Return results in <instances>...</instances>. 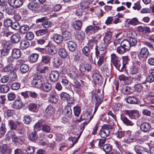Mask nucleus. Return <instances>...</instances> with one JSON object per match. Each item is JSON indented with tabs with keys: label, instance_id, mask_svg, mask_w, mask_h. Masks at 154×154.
Listing matches in <instances>:
<instances>
[{
	"label": "nucleus",
	"instance_id": "obj_44",
	"mask_svg": "<svg viewBox=\"0 0 154 154\" xmlns=\"http://www.w3.org/2000/svg\"><path fill=\"white\" fill-rule=\"evenodd\" d=\"M127 102L131 104H136L137 102V100L134 97H130L127 98Z\"/></svg>",
	"mask_w": 154,
	"mask_h": 154
},
{
	"label": "nucleus",
	"instance_id": "obj_14",
	"mask_svg": "<svg viewBox=\"0 0 154 154\" xmlns=\"http://www.w3.org/2000/svg\"><path fill=\"white\" fill-rule=\"evenodd\" d=\"M24 106V105L20 100H18L15 101L12 105L13 108L16 109H19Z\"/></svg>",
	"mask_w": 154,
	"mask_h": 154
},
{
	"label": "nucleus",
	"instance_id": "obj_49",
	"mask_svg": "<svg viewBox=\"0 0 154 154\" xmlns=\"http://www.w3.org/2000/svg\"><path fill=\"white\" fill-rule=\"evenodd\" d=\"M137 35L136 32L134 31H128L127 33V36L130 38H134Z\"/></svg>",
	"mask_w": 154,
	"mask_h": 154
},
{
	"label": "nucleus",
	"instance_id": "obj_19",
	"mask_svg": "<svg viewBox=\"0 0 154 154\" xmlns=\"http://www.w3.org/2000/svg\"><path fill=\"white\" fill-rule=\"evenodd\" d=\"M10 45V42H7L4 43V44L3 52L2 53H5V54H4V55H7L8 54L10 49V47L9 46Z\"/></svg>",
	"mask_w": 154,
	"mask_h": 154
},
{
	"label": "nucleus",
	"instance_id": "obj_2",
	"mask_svg": "<svg viewBox=\"0 0 154 154\" xmlns=\"http://www.w3.org/2000/svg\"><path fill=\"white\" fill-rule=\"evenodd\" d=\"M112 129V127L108 125L103 126L99 133L100 136L102 138H106L109 135L110 129Z\"/></svg>",
	"mask_w": 154,
	"mask_h": 154
},
{
	"label": "nucleus",
	"instance_id": "obj_33",
	"mask_svg": "<svg viewBox=\"0 0 154 154\" xmlns=\"http://www.w3.org/2000/svg\"><path fill=\"white\" fill-rule=\"evenodd\" d=\"M59 54L62 58H65L67 56V53L66 50L63 48H60L59 51Z\"/></svg>",
	"mask_w": 154,
	"mask_h": 154
},
{
	"label": "nucleus",
	"instance_id": "obj_43",
	"mask_svg": "<svg viewBox=\"0 0 154 154\" xmlns=\"http://www.w3.org/2000/svg\"><path fill=\"white\" fill-rule=\"evenodd\" d=\"M63 32V36L66 40H69L71 38V34L70 32L67 31H64Z\"/></svg>",
	"mask_w": 154,
	"mask_h": 154
},
{
	"label": "nucleus",
	"instance_id": "obj_56",
	"mask_svg": "<svg viewBox=\"0 0 154 154\" xmlns=\"http://www.w3.org/2000/svg\"><path fill=\"white\" fill-rule=\"evenodd\" d=\"M93 117V116L90 115V112H86L84 115V119L87 120L89 122L91 119Z\"/></svg>",
	"mask_w": 154,
	"mask_h": 154
},
{
	"label": "nucleus",
	"instance_id": "obj_5",
	"mask_svg": "<svg viewBox=\"0 0 154 154\" xmlns=\"http://www.w3.org/2000/svg\"><path fill=\"white\" fill-rule=\"evenodd\" d=\"M108 45L104 43H101L99 45L98 47L96 46L95 50V55L97 57L99 56L100 53H104V54L106 52V47Z\"/></svg>",
	"mask_w": 154,
	"mask_h": 154
},
{
	"label": "nucleus",
	"instance_id": "obj_58",
	"mask_svg": "<svg viewBox=\"0 0 154 154\" xmlns=\"http://www.w3.org/2000/svg\"><path fill=\"white\" fill-rule=\"evenodd\" d=\"M8 125L12 130H15L17 127L16 124L11 120L8 121Z\"/></svg>",
	"mask_w": 154,
	"mask_h": 154
},
{
	"label": "nucleus",
	"instance_id": "obj_36",
	"mask_svg": "<svg viewBox=\"0 0 154 154\" xmlns=\"http://www.w3.org/2000/svg\"><path fill=\"white\" fill-rule=\"evenodd\" d=\"M82 53L83 54L86 56H88L90 53V49L88 47L85 46L82 49Z\"/></svg>",
	"mask_w": 154,
	"mask_h": 154
},
{
	"label": "nucleus",
	"instance_id": "obj_41",
	"mask_svg": "<svg viewBox=\"0 0 154 154\" xmlns=\"http://www.w3.org/2000/svg\"><path fill=\"white\" fill-rule=\"evenodd\" d=\"M48 32V30L46 29H41L36 31V34L37 36H41L45 34Z\"/></svg>",
	"mask_w": 154,
	"mask_h": 154
},
{
	"label": "nucleus",
	"instance_id": "obj_16",
	"mask_svg": "<svg viewBox=\"0 0 154 154\" xmlns=\"http://www.w3.org/2000/svg\"><path fill=\"white\" fill-rule=\"evenodd\" d=\"M68 47L69 50L71 51H74L76 48V44L73 41H69L67 42Z\"/></svg>",
	"mask_w": 154,
	"mask_h": 154
},
{
	"label": "nucleus",
	"instance_id": "obj_18",
	"mask_svg": "<svg viewBox=\"0 0 154 154\" xmlns=\"http://www.w3.org/2000/svg\"><path fill=\"white\" fill-rule=\"evenodd\" d=\"M31 84L33 87L37 88H41L42 85V81L40 80H33Z\"/></svg>",
	"mask_w": 154,
	"mask_h": 154
},
{
	"label": "nucleus",
	"instance_id": "obj_24",
	"mask_svg": "<svg viewBox=\"0 0 154 154\" xmlns=\"http://www.w3.org/2000/svg\"><path fill=\"white\" fill-rule=\"evenodd\" d=\"M149 54L148 49L146 47L142 48L140 52L141 57L143 58H146L147 57Z\"/></svg>",
	"mask_w": 154,
	"mask_h": 154
},
{
	"label": "nucleus",
	"instance_id": "obj_42",
	"mask_svg": "<svg viewBox=\"0 0 154 154\" xmlns=\"http://www.w3.org/2000/svg\"><path fill=\"white\" fill-rule=\"evenodd\" d=\"M69 95L68 93L63 92L60 94L61 99L63 100H67L69 98Z\"/></svg>",
	"mask_w": 154,
	"mask_h": 154
},
{
	"label": "nucleus",
	"instance_id": "obj_60",
	"mask_svg": "<svg viewBox=\"0 0 154 154\" xmlns=\"http://www.w3.org/2000/svg\"><path fill=\"white\" fill-rule=\"evenodd\" d=\"M12 23V20L9 19L5 20L4 22V25L6 27L11 26Z\"/></svg>",
	"mask_w": 154,
	"mask_h": 154
},
{
	"label": "nucleus",
	"instance_id": "obj_11",
	"mask_svg": "<svg viewBox=\"0 0 154 154\" xmlns=\"http://www.w3.org/2000/svg\"><path fill=\"white\" fill-rule=\"evenodd\" d=\"M48 67L46 66H44L42 63L38 64L36 67L37 71L41 73H45L46 71L48 70Z\"/></svg>",
	"mask_w": 154,
	"mask_h": 154
},
{
	"label": "nucleus",
	"instance_id": "obj_12",
	"mask_svg": "<svg viewBox=\"0 0 154 154\" xmlns=\"http://www.w3.org/2000/svg\"><path fill=\"white\" fill-rule=\"evenodd\" d=\"M46 53L50 55H53L57 52V48L54 46H51L47 47L45 48Z\"/></svg>",
	"mask_w": 154,
	"mask_h": 154
},
{
	"label": "nucleus",
	"instance_id": "obj_47",
	"mask_svg": "<svg viewBox=\"0 0 154 154\" xmlns=\"http://www.w3.org/2000/svg\"><path fill=\"white\" fill-rule=\"evenodd\" d=\"M105 152H109L111 150V146L109 144H106L104 145L102 148Z\"/></svg>",
	"mask_w": 154,
	"mask_h": 154
},
{
	"label": "nucleus",
	"instance_id": "obj_25",
	"mask_svg": "<svg viewBox=\"0 0 154 154\" xmlns=\"http://www.w3.org/2000/svg\"><path fill=\"white\" fill-rule=\"evenodd\" d=\"M141 8L140 3L139 1L134 3L132 6V8L134 11H139Z\"/></svg>",
	"mask_w": 154,
	"mask_h": 154
},
{
	"label": "nucleus",
	"instance_id": "obj_45",
	"mask_svg": "<svg viewBox=\"0 0 154 154\" xmlns=\"http://www.w3.org/2000/svg\"><path fill=\"white\" fill-rule=\"evenodd\" d=\"M101 37V35H97L94 37H92L91 40V42L93 43H97Z\"/></svg>",
	"mask_w": 154,
	"mask_h": 154
},
{
	"label": "nucleus",
	"instance_id": "obj_38",
	"mask_svg": "<svg viewBox=\"0 0 154 154\" xmlns=\"http://www.w3.org/2000/svg\"><path fill=\"white\" fill-rule=\"evenodd\" d=\"M139 22L137 18L136 17H134L129 20L128 22V24L136 26L138 24Z\"/></svg>",
	"mask_w": 154,
	"mask_h": 154
},
{
	"label": "nucleus",
	"instance_id": "obj_28",
	"mask_svg": "<svg viewBox=\"0 0 154 154\" xmlns=\"http://www.w3.org/2000/svg\"><path fill=\"white\" fill-rule=\"evenodd\" d=\"M121 119L124 123L127 126H132L134 124L133 123L128 119L126 117H121Z\"/></svg>",
	"mask_w": 154,
	"mask_h": 154
},
{
	"label": "nucleus",
	"instance_id": "obj_27",
	"mask_svg": "<svg viewBox=\"0 0 154 154\" xmlns=\"http://www.w3.org/2000/svg\"><path fill=\"white\" fill-rule=\"evenodd\" d=\"M29 43L27 41L22 40L20 43V47L22 50L25 49L29 47Z\"/></svg>",
	"mask_w": 154,
	"mask_h": 154
},
{
	"label": "nucleus",
	"instance_id": "obj_46",
	"mask_svg": "<svg viewBox=\"0 0 154 154\" xmlns=\"http://www.w3.org/2000/svg\"><path fill=\"white\" fill-rule=\"evenodd\" d=\"M20 69L22 72L25 73L28 71L29 67L27 65L24 64L20 66Z\"/></svg>",
	"mask_w": 154,
	"mask_h": 154
},
{
	"label": "nucleus",
	"instance_id": "obj_6",
	"mask_svg": "<svg viewBox=\"0 0 154 154\" xmlns=\"http://www.w3.org/2000/svg\"><path fill=\"white\" fill-rule=\"evenodd\" d=\"M119 79L120 81H123L125 85H129L131 83L133 79V78L131 76H127L124 74L119 76Z\"/></svg>",
	"mask_w": 154,
	"mask_h": 154
},
{
	"label": "nucleus",
	"instance_id": "obj_10",
	"mask_svg": "<svg viewBox=\"0 0 154 154\" xmlns=\"http://www.w3.org/2000/svg\"><path fill=\"white\" fill-rule=\"evenodd\" d=\"M59 74L57 71H52L50 74V79L53 82L57 81L58 79Z\"/></svg>",
	"mask_w": 154,
	"mask_h": 154
},
{
	"label": "nucleus",
	"instance_id": "obj_37",
	"mask_svg": "<svg viewBox=\"0 0 154 154\" xmlns=\"http://www.w3.org/2000/svg\"><path fill=\"white\" fill-rule=\"evenodd\" d=\"M64 111L66 116L69 117L71 116L72 115V110L70 106H66Z\"/></svg>",
	"mask_w": 154,
	"mask_h": 154
},
{
	"label": "nucleus",
	"instance_id": "obj_39",
	"mask_svg": "<svg viewBox=\"0 0 154 154\" xmlns=\"http://www.w3.org/2000/svg\"><path fill=\"white\" fill-rule=\"evenodd\" d=\"M20 31L21 33H25L28 31L29 29V27L27 25H23L20 27Z\"/></svg>",
	"mask_w": 154,
	"mask_h": 154
},
{
	"label": "nucleus",
	"instance_id": "obj_32",
	"mask_svg": "<svg viewBox=\"0 0 154 154\" xmlns=\"http://www.w3.org/2000/svg\"><path fill=\"white\" fill-rule=\"evenodd\" d=\"M45 112L48 115L51 116L54 113V109L51 106L49 105L46 108Z\"/></svg>",
	"mask_w": 154,
	"mask_h": 154
},
{
	"label": "nucleus",
	"instance_id": "obj_51",
	"mask_svg": "<svg viewBox=\"0 0 154 154\" xmlns=\"http://www.w3.org/2000/svg\"><path fill=\"white\" fill-rule=\"evenodd\" d=\"M112 109L115 112H116L121 109V105L120 104H115L112 106Z\"/></svg>",
	"mask_w": 154,
	"mask_h": 154
},
{
	"label": "nucleus",
	"instance_id": "obj_50",
	"mask_svg": "<svg viewBox=\"0 0 154 154\" xmlns=\"http://www.w3.org/2000/svg\"><path fill=\"white\" fill-rule=\"evenodd\" d=\"M73 111L75 115L78 116L80 113L81 109L79 106H75L73 108Z\"/></svg>",
	"mask_w": 154,
	"mask_h": 154
},
{
	"label": "nucleus",
	"instance_id": "obj_34",
	"mask_svg": "<svg viewBox=\"0 0 154 154\" xmlns=\"http://www.w3.org/2000/svg\"><path fill=\"white\" fill-rule=\"evenodd\" d=\"M38 136L36 134V131H34L30 133L28 135L29 139L32 141L35 140L37 138Z\"/></svg>",
	"mask_w": 154,
	"mask_h": 154
},
{
	"label": "nucleus",
	"instance_id": "obj_23",
	"mask_svg": "<svg viewBox=\"0 0 154 154\" xmlns=\"http://www.w3.org/2000/svg\"><path fill=\"white\" fill-rule=\"evenodd\" d=\"M91 65L88 64H82L80 67V69L81 71L84 72L85 70L89 71L91 69Z\"/></svg>",
	"mask_w": 154,
	"mask_h": 154
},
{
	"label": "nucleus",
	"instance_id": "obj_62",
	"mask_svg": "<svg viewBox=\"0 0 154 154\" xmlns=\"http://www.w3.org/2000/svg\"><path fill=\"white\" fill-rule=\"evenodd\" d=\"M128 41L130 43L131 46H135L137 44V40L135 37L130 38Z\"/></svg>",
	"mask_w": 154,
	"mask_h": 154
},
{
	"label": "nucleus",
	"instance_id": "obj_20",
	"mask_svg": "<svg viewBox=\"0 0 154 154\" xmlns=\"http://www.w3.org/2000/svg\"><path fill=\"white\" fill-rule=\"evenodd\" d=\"M21 52L20 50L17 49H14L13 50L12 52V56L15 59H17L20 57Z\"/></svg>",
	"mask_w": 154,
	"mask_h": 154
},
{
	"label": "nucleus",
	"instance_id": "obj_17",
	"mask_svg": "<svg viewBox=\"0 0 154 154\" xmlns=\"http://www.w3.org/2000/svg\"><path fill=\"white\" fill-rule=\"evenodd\" d=\"M120 45L122 46L126 50H129L131 47L130 43L128 41L125 40L121 42Z\"/></svg>",
	"mask_w": 154,
	"mask_h": 154
},
{
	"label": "nucleus",
	"instance_id": "obj_30",
	"mask_svg": "<svg viewBox=\"0 0 154 154\" xmlns=\"http://www.w3.org/2000/svg\"><path fill=\"white\" fill-rule=\"evenodd\" d=\"M20 39V36L18 33L14 34L11 36V41L13 42L17 43L19 42Z\"/></svg>",
	"mask_w": 154,
	"mask_h": 154
},
{
	"label": "nucleus",
	"instance_id": "obj_13",
	"mask_svg": "<svg viewBox=\"0 0 154 154\" xmlns=\"http://www.w3.org/2000/svg\"><path fill=\"white\" fill-rule=\"evenodd\" d=\"M140 128L142 131L144 132H146L150 130L151 125L148 123L144 122L141 124Z\"/></svg>",
	"mask_w": 154,
	"mask_h": 154
},
{
	"label": "nucleus",
	"instance_id": "obj_31",
	"mask_svg": "<svg viewBox=\"0 0 154 154\" xmlns=\"http://www.w3.org/2000/svg\"><path fill=\"white\" fill-rule=\"evenodd\" d=\"M39 57V55L36 53L32 54L29 57V60L32 63L35 62L37 60Z\"/></svg>",
	"mask_w": 154,
	"mask_h": 154
},
{
	"label": "nucleus",
	"instance_id": "obj_7",
	"mask_svg": "<svg viewBox=\"0 0 154 154\" xmlns=\"http://www.w3.org/2000/svg\"><path fill=\"white\" fill-rule=\"evenodd\" d=\"M126 113L131 119H136L140 116L138 111L137 110H127Z\"/></svg>",
	"mask_w": 154,
	"mask_h": 154
},
{
	"label": "nucleus",
	"instance_id": "obj_63",
	"mask_svg": "<svg viewBox=\"0 0 154 154\" xmlns=\"http://www.w3.org/2000/svg\"><path fill=\"white\" fill-rule=\"evenodd\" d=\"M6 129L5 127V124L2 123L0 128V134L3 135L5 134Z\"/></svg>",
	"mask_w": 154,
	"mask_h": 154
},
{
	"label": "nucleus",
	"instance_id": "obj_64",
	"mask_svg": "<svg viewBox=\"0 0 154 154\" xmlns=\"http://www.w3.org/2000/svg\"><path fill=\"white\" fill-rule=\"evenodd\" d=\"M34 35L31 32H29L27 33L26 35V37L27 40H31L34 38Z\"/></svg>",
	"mask_w": 154,
	"mask_h": 154
},
{
	"label": "nucleus",
	"instance_id": "obj_48",
	"mask_svg": "<svg viewBox=\"0 0 154 154\" xmlns=\"http://www.w3.org/2000/svg\"><path fill=\"white\" fill-rule=\"evenodd\" d=\"M100 56L99 57V59L97 62V64L98 65H101L103 62L105 54L104 53H100Z\"/></svg>",
	"mask_w": 154,
	"mask_h": 154
},
{
	"label": "nucleus",
	"instance_id": "obj_57",
	"mask_svg": "<svg viewBox=\"0 0 154 154\" xmlns=\"http://www.w3.org/2000/svg\"><path fill=\"white\" fill-rule=\"evenodd\" d=\"M9 89L8 87L5 85H2L0 87V91L2 93H7Z\"/></svg>",
	"mask_w": 154,
	"mask_h": 154
},
{
	"label": "nucleus",
	"instance_id": "obj_29",
	"mask_svg": "<svg viewBox=\"0 0 154 154\" xmlns=\"http://www.w3.org/2000/svg\"><path fill=\"white\" fill-rule=\"evenodd\" d=\"M43 90L48 92L52 89V86L51 84L49 82H45L43 85Z\"/></svg>",
	"mask_w": 154,
	"mask_h": 154
},
{
	"label": "nucleus",
	"instance_id": "obj_3",
	"mask_svg": "<svg viewBox=\"0 0 154 154\" xmlns=\"http://www.w3.org/2000/svg\"><path fill=\"white\" fill-rule=\"evenodd\" d=\"M66 69L69 72L70 77L72 79H76L78 78V71L76 69L72 66L68 65Z\"/></svg>",
	"mask_w": 154,
	"mask_h": 154
},
{
	"label": "nucleus",
	"instance_id": "obj_21",
	"mask_svg": "<svg viewBox=\"0 0 154 154\" xmlns=\"http://www.w3.org/2000/svg\"><path fill=\"white\" fill-rule=\"evenodd\" d=\"M51 58L48 55L42 56L41 62L45 64H47L50 63Z\"/></svg>",
	"mask_w": 154,
	"mask_h": 154
},
{
	"label": "nucleus",
	"instance_id": "obj_8",
	"mask_svg": "<svg viewBox=\"0 0 154 154\" xmlns=\"http://www.w3.org/2000/svg\"><path fill=\"white\" fill-rule=\"evenodd\" d=\"M89 2L87 0H84L80 3V6L82 9H85V11L88 13H89L91 11V8L89 7Z\"/></svg>",
	"mask_w": 154,
	"mask_h": 154
},
{
	"label": "nucleus",
	"instance_id": "obj_15",
	"mask_svg": "<svg viewBox=\"0 0 154 154\" xmlns=\"http://www.w3.org/2000/svg\"><path fill=\"white\" fill-rule=\"evenodd\" d=\"M53 41L57 44L61 43L63 41V37L60 35L55 34L53 37Z\"/></svg>",
	"mask_w": 154,
	"mask_h": 154
},
{
	"label": "nucleus",
	"instance_id": "obj_61",
	"mask_svg": "<svg viewBox=\"0 0 154 154\" xmlns=\"http://www.w3.org/2000/svg\"><path fill=\"white\" fill-rule=\"evenodd\" d=\"M68 23L66 22H64L62 23L61 26V30L63 32L65 31L69 27Z\"/></svg>",
	"mask_w": 154,
	"mask_h": 154
},
{
	"label": "nucleus",
	"instance_id": "obj_1",
	"mask_svg": "<svg viewBox=\"0 0 154 154\" xmlns=\"http://www.w3.org/2000/svg\"><path fill=\"white\" fill-rule=\"evenodd\" d=\"M111 61L116 68L120 71H122V69L125 68V65L123 64L121 66L120 63L119 58L115 54H112L111 55Z\"/></svg>",
	"mask_w": 154,
	"mask_h": 154
},
{
	"label": "nucleus",
	"instance_id": "obj_59",
	"mask_svg": "<svg viewBox=\"0 0 154 154\" xmlns=\"http://www.w3.org/2000/svg\"><path fill=\"white\" fill-rule=\"evenodd\" d=\"M42 130L44 132L49 133L51 131L50 126L47 125H44L42 126Z\"/></svg>",
	"mask_w": 154,
	"mask_h": 154
},
{
	"label": "nucleus",
	"instance_id": "obj_55",
	"mask_svg": "<svg viewBox=\"0 0 154 154\" xmlns=\"http://www.w3.org/2000/svg\"><path fill=\"white\" fill-rule=\"evenodd\" d=\"M125 135V132L122 131H118L115 133V135L119 139H121Z\"/></svg>",
	"mask_w": 154,
	"mask_h": 154
},
{
	"label": "nucleus",
	"instance_id": "obj_53",
	"mask_svg": "<svg viewBox=\"0 0 154 154\" xmlns=\"http://www.w3.org/2000/svg\"><path fill=\"white\" fill-rule=\"evenodd\" d=\"M117 52L119 54H123L126 51V50L122 46H119L116 49Z\"/></svg>",
	"mask_w": 154,
	"mask_h": 154
},
{
	"label": "nucleus",
	"instance_id": "obj_22",
	"mask_svg": "<svg viewBox=\"0 0 154 154\" xmlns=\"http://www.w3.org/2000/svg\"><path fill=\"white\" fill-rule=\"evenodd\" d=\"M139 70V68L137 65H134L130 69L129 73L131 75H133L137 73Z\"/></svg>",
	"mask_w": 154,
	"mask_h": 154
},
{
	"label": "nucleus",
	"instance_id": "obj_4",
	"mask_svg": "<svg viewBox=\"0 0 154 154\" xmlns=\"http://www.w3.org/2000/svg\"><path fill=\"white\" fill-rule=\"evenodd\" d=\"M101 98H100L96 94H93L92 96V99L93 101H94L96 103L95 106L94 108V113L95 114L96 111L97 110L98 106L101 104L102 101L103 100V95L101 94Z\"/></svg>",
	"mask_w": 154,
	"mask_h": 154
},
{
	"label": "nucleus",
	"instance_id": "obj_40",
	"mask_svg": "<svg viewBox=\"0 0 154 154\" xmlns=\"http://www.w3.org/2000/svg\"><path fill=\"white\" fill-rule=\"evenodd\" d=\"M112 38L111 35L106 34L103 38V42L107 45L111 42Z\"/></svg>",
	"mask_w": 154,
	"mask_h": 154
},
{
	"label": "nucleus",
	"instance_id": "obj_54",
	"mask_svg": "<svg viewBox=\"0 0 154 154\" xmlns=\"http://www.w3.org/2000/svg\"><path fill=\"white\" fill-rule=\"evenodd\" d=\"M14 69L12 65H9L5 66L4 69V70L6 72H11Z\"/></svg>",
	"mask_w": 154,
	"mask_h": 154
},
{
	"label": "nucleus",
	"instance_id": "obj_52",
	"mask_svg": "<svg viewBox=\"0 0 154 154\" xmlns=\"http://www.w3.org/2000/svg\"><path fill=\"white\" fill-rule=\"evenodd\" d=\"M61 63V61L58 58H55L54 59L53 63L54 66L56 67H58Z\"/></svg>",
	"mask_w": 154,
	"mask_h": 154
},
{
	"label": "nucleus",
	"instance_id": "obj_9",
	"mask_svg": "<svg viewBox=\"0 0 154 154\" xmlns=\"http://www.w3.org/2000/svg\"><path fill=\"white\" fill-rule=\"evenodd\" d=\"M8 2L10 6L16 8L20 7L23 4L20 0H8Z\"/></svg>",
	"mask_w": 154,
	"mask_h": 154
},
{
	"label": "nucleus",
	"instance_id": "obj_35",
	"mask_svg": "<svg viewBox=\"0 0 154 154\" xmlns=\"http://www.w3.org/2000/svg\"><path fill=\"white\" fill-rule=\"evenodd\" d=\"M82 23L81 21L78 20L74 22L73 23L72 26L75 30L79 29L82 26Z\"/></svg>",
	"mask_w": 154,
	"mask_h": 154
},
{
	"label": "nucleus",
	"instance_id": "obj_26",
	"mask_svg": "<svg viewBox=\"0 0 154 154\" xmlns=\"http://www.w3.org/2000/svg\"><path fill=\"white\" fill-rule=\"evenodd\" d=\"M28 8L31 11H35L37 10L38 6L37 3L32 2L29 4Z\"/></svg>",
	"mask_w": 154,
	"mask_h": 154
}]
</instances>
